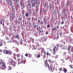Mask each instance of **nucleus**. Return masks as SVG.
<instances>
[{"label":"nucleus","mask_w":73,"mask_h":73,"mask_svg":"<svg viewBox=\"0 0 73 73\" xmlns=\"http://www.w3.org/2000/svg\"><path fill=\"white\" fill-rule=\"evenodd\" d=\"M31 6L32 7H35L36 5H37L38 4V2L36 0H31Z\"/></svg>","instance_id":"f257e3e1"},{"label":"nucleus","mask_w":73,"mask_h":73,"mask_svg":"<svg viewBox=\"0 0 73 73\" xmlns=\"http://www.w3.org/2000/svg\"><path fill=\"white\" fill-rule=\"evenodd\" d=\"M44 65H45V67H48V68L49 70L53 72V67L52 66V67L51 66H50V67H49V65L48 64V62L44 63Z\"/></svg>","instance_id":"f03ea898"},{"label":"nucleus","mask_w":73,"mask_h":73,"mask_svg":"<svg viewBox=\"0 0 73 73\" xmlns=\"http://www.w3.org/2000/svg\"><path fill=\"white\" fill-rule=\"evenodd\" d=\"M3 53L6 54H10L11 55L12 52L10 50H4Z\"/></svg>","instance_id":"7ed1b4c3"},{"label":"nucleus","mask_w":73,"mask_h":73,"mask_svg":"<svg viewBox=\"0 0 73 73\" xmlns=\"http://www.w3.org/2000/svg\"><path fill=\"white\" fill-rule=\"evenodd\" d=\"M9 64L12 66H15V64H16V62H15V61H14L13 60H11L10 61Z\"/></svg>","instance_id":"20e7f679"},{"label":"nucleus","mask_w":73,"mask_h":73,"mask_svg":"<svg viewBox=\"0 0 73 73\" xmlns=\"http://www.w3.org/2000/svg\"><path fill=\"white\" fill-rule=\"evenodd\" d=\"M21 60H22V63L25 64V62H26V60L25 59L23 56H22V57Z\"/></svg>","instance_id":"39448f33"},{"label":"nucleus","mask_w":73,"mask_h":73,"mask_svg":"<svg viewBox=\"0 0 73 73\" xmlns=\"http://www.w3.org/2000/svg\"><path fill=\"white\" fill-rule=\"evenodd\" d=\"M73 48L72 46L69 45H68L67 49L68 50L69 53H70V49L71 48Z\"/></svg>","instance_id":"423d86ee"},{"label":"nucleus","mask_w":73,"mask_h":73,"mask_svg":"<svg viewBox=\"0 0 73 73\" xmlns=\"http://www.w3.org/2000/svg\"><path fill=\"white\" fill-rule=\"evenodd\" d=\"M1 64H2L3 68H4V69H5L6 68V65H5V63H4L3 62L1 61Z\"/></svg>","instance_id":"0eeeda50"},{"label":"nucleus","mask_w":73,"mask_h":73,"mask_svg":"<svg viewBox=\"0 0 73 73\" xmlns=\"http://www.w3.org/2000/svg\"><path fill=\"white\" fill-rule=\"evenodd\" d=\"M35 56L36 57H37L38 58H39L40 57H41V56H40V54H36L35 55Z\"/></svg>","instance_id":"6e6552de"},{"label":"nucleus","mask_w":73,"mask_h":73,"mask_svg":"<svg viewBox=\"0 0 73 73\" xmlns=\"http://www.w3.org/2000/svg\"><path fill=\"white\" fill-rule=\"evenodd\" d=\"M10 20L11 21V20L12 21H13V20L15 19V15H13L11 16V18H10Z\"/></svg>","instance_id":"1a4fd4ad"},{"label":"nucleus","mask_w":73,"mask_h":73,"mask_svg":"<svg viewBox=\"0 0 73 73\" xmlns=\"http://www.w3.org/2000/svg\"><path fill=\"white\" fill-rule=\"evenodd\" d=\"M35 8L36 9V11H38V9H39V6H38V5H37L36 6Z\"/></svg>","instance_id":"9d476101"},{"label":"nucleus","mask_w":73,"mask_h":73,"mask_svg":"<svg viewBox=\"0 0 73 73\" xmlns=\"http://www.w3.org/2000/svg\"><path fill=\"white\" fill-rule=\"evenodd\" d=\"M33 26L34 28H38V25H33Z\"/></svg>","instance_id":"9b49d317"},{"label":"nucleus","mask_w":73,"mask_h":73,"mask_svg":"<svg viewBox=\"0 0 73 73\" xmlns=\"http://www.w3.org/2000/svg\"><path fill=\"white\" fill-rule=\"evenodd\" d=\"M40 33H43L44 32V30L42 28H41L39 31Z\"/></svg>","instance_id":"f8f14e48"},{"label":"nucleus","mask_w":73,"mask_h":73,"mask_svg":"<svg viewBox=\"0 0 73 73\" xmlns=\"http://www.w3.org/2000/svg\"><path fill=\"white\" fill-rule=\"evenodd\" d=\"M63 71L65 72V73H66L67 72V70L64 68H63Z\"/></svg>","instance_id":"ddd939ff"},{"label":"nucleus","mask_w":73,"mask_h":73,"mask_svg":"<svg viewBox=\"0 0 73 73\" xmlns=\"http://www.w3.org/2000/svg\"><path fill=\"white\" fill-rule=\"evenodd\" d=\"M18 62L19 64H21L22 63V60H21V59H19L18 60Z\"/></svg>","instance_id":"4468645a"},{"label":"nucleus","mask_w":73,"mask_h":73,"mask_svg":"<svg viewBox=\"0 0 73 73\" xmlns=\"http://www.w3.org/2000/svg\"><path fill=\"white\" fill-rule=\"evenodd\" d=\"M52 62H51V66H51V67L52 66V67L53 68H54V66H53V62H54L53 61H52Z\"/></svg>","instance_id":"2eb2a0df"},{"label":"nucleus","mask_w":73,"mask_h":73,"mask_svg":"<svg viewBox=\"0 0 73 73\" xmlns=\"http://www.w3.org/2000/svg\"><path fill=\"white\" fill-rule=\"evenodd\" d=\"M22 14L23 15L25 14V11L24 10H22Z\"/></svg>","instance_id":"dca6fc26"},{"label":"nucleus","mask_w":73,"mask_h":73,"mask_svg":"<svg viewBox=\"0 0 73 73\" xmlns=\"http://www.w3.org/2000/svg\"><path fill=\"white\" fill-rule=\"evenodd\" d=\"M15 38H17V39H19V34L17 35L15 37Z\"/></svg>","instance_id":"f3484780"},{"label":"nucleus","mask_w":73,"mask_h":73,"mask_svg":"<svg viewBox=\"0 0 73 73\" xmlns=\"http://www.w3.org/2000/svg\"><path fill=\"white\" fill-rule=\"evenodd\" d=\"M69 66L70 68H71V69H73V65H72V64L70 65Z\"/></svg>","instance_id":"a211bd4d"},{"label":"nucleus","mask_w":73,"mask_h":73,"mask_svg":"<svg viewBox=\"0 0 73 73\" xmlns=\"http://www.w3.org/2000/svg\"><path fill=\"white\" fill-rule=\"evenodd\" d=\"M25 16L26 17H28L29 16V13H26L25 14Z\"/></svg>","instance_id":"6ab92c4d"},{"label":"nucleus","mask_w":73,"mask_h":73,"mask_svg":"<svg viewBox=\"0 0 73 73\" xmlns=\"http://www.w3.org/2000/svg\"><path fill=\"white\" fill-rule=\"evenodd\" d=\"M8 70H11L12 69V67L10 66H9L8 68Z\"/></svg>","instance_id":"aec40b11"},{"label":"nucleus","mask_w":73,"mask_h":73,"mask_svg":"<svg viewBox=\"0 0 73 73\" xmlns=\"http://www.w3.org/2000/svg\"><path fill=\"white\" fill-rule=\"evenodd\" d=\"M31 40H32V42H34V40L35 39H34L32 38H31Z\"/></svg>","instance_id":"412c9836"},{"label":"nucleus","mask_w":73,"mask_h":73,"mask_svg":"<svg viewBox=\"0 0 73 73\" xmlns=\"http://www.w3.org/2000/svg\"><path fill=\"white\" fill-rule=\"evenodd\" d=\"M28 5H29V8H30V9L32 8V7H31V4H28Z\"/></svg>","instance_id":"4be33fe9"},{"label":"nucleus","mask_w":73,"mask_h":73,"mask_svg":"<svg viewBox=\"0 0 73 73\" xmlns=\"http://www.w3.org/2000/svg\"><path fill=\"white\" fill-rule=\"evenodd\" d=\"M44 21V22L45 23H46V19H44V18L43 19Z\"/></svg>","instance_id":"5701e85b"},{"label":"nucleus","mask_w":73,"mask_h":73,"mask_svg":"<svg viewBox=\"0 0 73 73\" xmlns=\"http://www.w3.org/2000/svg\"><path fill=\"white\" fill-rule=\"evenodd\" d=\"M28 57L29 58H31L32 57V55H31V54H30V53H29V54Z\"/></svg>","instance_id":"b1692460"},{"label":"nucleus","mask_w":73,"mask_h":73,"mask_svg":"<svg viewBox=\"0 0 73 73\" xmlns=\"http://www.w3.org/2000/svg\"><path fill=\"white\" fill-rule=\"evenodd\" d=\"M15 56H13V58H14V59H15V60H16V57Z\"/></svg>","instance_id":"393cba45"},{"label":"nucleus","mask_w":73,"mask_h":73,"mask_svg":"<svg viewBox=\"0 0 73 73\" xmlns=\"http://www.w3.org/2000/svg\"><path fill=\"white\" fill-rule=\"evenodd\" d=\"M48 61L50 62V64H52V61L51 60H48Z\"/></svg>","instance_id":"a878e982"},{"label":"nucleus","mask_w":73,"mask_h":73,"mask_svg":"<svg viewBox=\"0 0 73 73\" xmlns=\"http://www.w3.org/2000/svg\"><path fill=\"white\" fill-rule=\"evenodd\" d=\"M67 14V13H65L64 14V16H65V17H67V16H66Z\"/></svg>","instance_id":"bb28decb"},{"label":"nucleus","mask_w":73,"mask_h":73,"mask_svg":"<svg viewBox=\"0 0 73 73\" xmlns=\"http://www.w3.org/2000/svg\"><path fill=\"white\" fill-rule=\"evenodd\" d=\"M20 57V54H17V57Z\"/></svg>","instance_id":"cd10ccee"},{"label":"nucleus","mask_w":73,"mask_h":73,"mask_svg":"<svg viewBox=\"0 0 73 73\" xmlns=\"http://www.w3.org/2000/svg\"><path fill=\"white\" fill-rule=\"evenodd\" d=\"M44 62L45 63H46V62H48V60L47 59H46V60L44 61Z\"/></svg>","instance_id":"c85d7f7f"},{"label":"nucleus","mask_w":73,"mask_h":73,"mask_svg":"<svg viewBox=\"0 0 73 73\" xmlns=\"http://www.w3.org/2000/svg\"><path fill=\"white\" fill-rule=\"evenodd\" d=\"M25 56L26 57H27V56L28 57V56H29V54H25Z\"/></svg>","instance_id":"c756f323"},{"label":"nucleus","mask_w":73,"mask_h":73,"mask_svg":"<svg viewBox=\"0 0 73 73\" xmlns=\"http://www.w3.org/2000/svg\"><path fill=\"white\" fill-rule=\"evenodd\" d=\"M53 50V51H54V54L55 53H56L55 52L56 51V50L55 49V48H54Z\"/></svg>","instance_id":"7c9ffc66"},{"label":"nucleus","mask_w":73,"mask_h":73,"mask_svg":"<svg viewBox=\"0 0 73 73\" xmlns=\"http://www.w3.org/2000/svg\"><path fill=\"white\" fill-rule=\"evenodd\" d=\"M59 70L60 71H62V68H59Z\"/></svg>","instance_id":"2f4dec72"},{"label":"nucleus","mask_w":73,"mask_h":73,"mask_svg":"<svg viewBox=\"0 0 73 73\" xmlns=\"http://www.w3.org/2000/svg\"><path fill=\"white\" fill-rule=\"evenodd\" d=\"M58 55H56L55 56V57L56 58H57L58 57Z\"/></svg>","instance_id":"473e14b6"},{"label":"nucleus","mask_w":73,"mask_h":73,"mask_svg":"<svg viewBox=\"0 0 73 73\" xmlns=\"http://www.w3.org/2000/svg\"><path fill=\"white\" fill-rule=\"evenodd\" d=\"M18 20H21H21H22V18H18Z\"/></svg>","instance_id":"72a5a7b5"},{"label":"nucleus","mask_w":73,"mask_h":73,"mask_svg":"<svg viewBox=\"0 0 73 73\" xmlns=\"http://www.w3.org/2000/svg\"><path fill=\"white\" fill-rule=\"evenodd\" d=\"M1 43L2 44H0V46H2L3 45V42H1ZM0 44H1V42H0Z\"/></svg>","instance_id":"f704fd0d"},{"label":"nucleus","mask_w":73,"mask_h":73,"mask_svg":"<svg viewBox=\"0 0 73 73\" xmlns=\"http://www.w3.org/2000/svg\"><path fill=\"white\" fill-rule=\"evenodd\" d=\"M71 51L72 52H73V47L72 48L71 50Z\"/></svg>","instance_id":"c9c22d12"},{"label":"nucleus","mask_w":73,"mask_h":73,"mask_svg":"<svg viewBox=\"0 0 73 73\" xmlns=\"http://www.w3.org/2000/svg\"><path fill=\"white\" fill-rule=\"evenodd\" d=\"M40 24L41 25H42V24H43V21H42L41 22H40Z\"/></svg>","instance_id":"e433bc0d"},{"label":"nucleus","mask_w":73,"mask_h":73,"mask_svg":"<svg viewBox=\"0 0 73 73\" xmlns=\"http://www.w3.org/2000/svg\"><path fill=\"white\" fill-rule=\"evenodd\" d=\"M61 48H62V49H64V47L63 46H62Z\"/></svg>","instance_id":"4c0bfd02"},{"label":"nucleus","mask_w":73,"mask_h":73,"mask_svg":"<svg viewBox=\"0 0 73 73\" xmlns=\"http://www.w3.org/2000/svg\"><path fill=\"white\" fill-rule=\"evenodd\" d=\"M13 56H16V54H15V53H14L13 54Z\"/></svg>","instance_id":"58836bf2"},{"label":"nucleus","mask_w":73,"mask_h":73,"mask_svg":"<svg viewBox=\"0 0 73 73\" xmlns=\"http://www.w3.org/2000/svg\"><path fill=\"white\" fill-rule=\"evenodd\" d=\"M6 40H9V38L7 36L6 37Z\"/></svg>","instance_id":"ea45409f"},{"label":"nucleus","mask_w":73,"mask_h":73,"mask_svg":"<svg viewBox=\"0 0 73 73\" xmlns=\"http://www.w3.org/2000/svg\"><path fill=\"white\" fill-rule=\"evenodd\" d=\"M46 55L47 56H49V55H50V54L47 53H46Z\"/></svg>","instance_id":"a19ab883"},{"label":"nucleus","mask_w":73,"mask_h":73,"mask_svg":"<svg viewBox=\"0 0 73 73\" xmlns=\"http://www.w3.org/2000/svg\"><path fill=\"white\" fill-rule=\"evenodd\" d=\"M45 50V49L44 48H42L41 51H43V50Z\"/></svg>","instance_id":"79ce46f5"},{"label":"nucleus","mask_w":73,"mask_h":73,"mask_svg":"<svg viewBox=\"0 0 73 73\" xmlns=\"http://www.w3.org/2000/svg\"><path fill=\"white\" fill-rule=\"evenodd\" d=\"M64 21H62L61 23V24H64Z\"/></svg>","instance_id":"37998d69"},{"label":"nucleus","mask_w":73,"mask_h":73,"mask_svg":"<svg viewBox=\"0 0 73 73\" xmlns=\"http://www.w3.org/2000/svg\"><path fill=\"white\" fill-rule=\"evenodd\" d=\"M2 23H3V22L2 21H1L0 22V24H2Z\"/></svg>","instance_id":"c03bdc74"},{"label":"nucleus","mask_w":73,"mask_h":73,"mask_svg":"<svg viewBox=\"0 0 73 73\" xmlns=\"http://www.w3.org/2000/svg\"><path fill=\"white\" fill-rule=\"evenodd\" d=\"M47 27L48 28H49V27H50V25H48L47 26Z\"/></svg>","instance_id":"a18cd8bd"},{"label":"nucleus","mask_w":73,"mask_h":73,"mask_svg":"<svg viewBox=\"0 0 73 73\" xmlns=\"http://www.w3.org/2000/svg\"><path fill=\"white\" fill-rule=\"evenodd\" d=\"M57 47L60 46V44H57Z\"/></svg>","instance_id":"49530a36"},{"label":"nucleus","mask_w":73,"mask_h":73,"mask_svg":"<svg viewBox=\"0 0 73 73\" xmlns=\"http://www.w3.org/2000/svg\"><path fill=\"white\" fill-rule=\"evenodd\" d=\"M60 35H62V33L61 32L60 33Z\"/></svg>","instance_id":"de8ad7c7"},{"label":"nucleus","mask_w":73,"mask_h":73,"mask_svg":"<svg viewBox=\"0 0 73 73\" xmlns=\"http://www.w3.org/2000/svg\"><path fill=\"white\" fill-rule=\"evenodd\" d=\"M45 34H46V35H48V32H46Z\"/></svg>","instance_id":"09e8293b"},{"label":"nucleus","mask_w":73,"mask_h":73,"mask_svg":"<svg viewBox=\"0 0 73 73\" xmlns=\"http://www.w3.org/2000/svg\"><path fill=\"white\" fill-rule=\"evenodd\" d=\"M38 22L40 23H41V22L40 21V20H38Z\"/></svg>","instance_id":"8fccbe9b"},{"label":"nucleus","mask_w":73,"mask_h":73,"mask_svg":"<svg viewBox=\"0 0 73 73\" xmlns=\"http://www.w3.org/2000/svg\"><path fill=\"white\" fill-rule=\"evenodd\" d=\"M3 27H4V22H3Z\"/></svg>","instance_id":"3c124183"},{"label":"nucleus","mask_w":73,"mask_h":73,"mask_svg":"<svg viewBox=\"0 0 73 73\" xmlns=\"http://www.w3.org/2000/svg\"><path fill=\"white\" fill-rule=\"evenodd\" d=\"M37 21V18H36L35 19H34V21Z\"/></svg>","instance_id":"603ef678"},{"label":"nucleus","mask_w":73,"mask_h":73,"mask_svg":"<svg viewBox=\"0 0 73 73\" xmlns=\"http://www.w3.org/2000/svg\"><path fill=\"white\" fill-rule=\"evenodd\" d=\"M23 8H24V7H25V6L24 5H23Z\"/></svg>","instance_id":"864d4df0"},{"label":"nucleus","mask_w":73,"mask_h":73,"mask_svg":"<svg viewBox=\"0 0 73 73\" xmlns=\"http://www.w3.org/2000/svg\"><path fill=\"white\" fill-rule=\"evenodd\" d=\"M9 37H11V35H10V34H9Z\"/></svg>","instance_id":"5fc2aeb1"},{"label":"nucleus","mask_w":73,"mask_h":73,"mask_svg":"<svg viewBox=\"0 0 73 73\" xmlns=\"http://www.w3.org/2000/svg\"><path fill=\"white\" fill-rule=\"evenodd\" d=\"M0 51L1 52H2L3 51L2 50H0Z\"/></svg>","instance_id":"6e6d98bb"},{"label":"nucleus","mask_w":73,"mask_h":73,"mask_svg":"<svg viewBox=\"0 0 73 73\" xmlns=\"http://www.w3.org/2000/svg\"><path fill=\"white\" fill-rule=\"evenodd\" d=\"M28 20H31V19L29 18H27Z\"/></svg>","instance_id":"4d7b16f0"},{"label":"nucleus","mask_w":73,"mask_h":73,"mask_svg":"<svg viewBox=\"0 0 73 73\" xmlns=\"http://www.w3.org/2000/svg\"><path fill=\"white\" fill-rule=\"evenodd\" d=\"M22 4H23V3H20V4H21V5H22Z\"/></svg>","instance_id":"13d9d810"},{"label":"nucleus","mask_w":73,"mask_h":73,"mask_svg":"<svg viewBox=\"0 0 73 73\" xmlns=\"http://www.w3.org/2000/svg\"><path fill=\"white\" fill-rule=\"evenodd\" d=\"M52 30L53 31H54V28H52Z\"/></svg>","instance_id":"bf43d9fd"},{"label":"nucleus","mask_w":73,"mask_h":73,"mask_svg":"<svg viewBox=\"0 0 73 73\" xmlns=\"http://www.w3.org/2000/svg\"><path fill=\"white\" fill-rule=\"evenodd\" d=\"M56 29L55 28H54V30L56 31Z\"/></svg>","instance_id":"052dcab7"},{"label":"nucleus","mask_w":73,"mask_h":73,"mask_svg":"<svg viewBox=\"0 0 73 73\" xmlns=\"http://www.w3.org/2000/svg\"><path fill=\"white\" fill-rule=\"evenodd\" d=\"M44 27V25H42V26L41 27H42V28H43V27Z\"/></svg>","instance_id":"680f3d73"},{"label":"nucleus","mask_w":73,"mask_h":73,"mask_svg":"<svg viewBox=\"0 0 73 73\" xmlns=\"http://www.w3.org/2000/svg\"><path fill=\"white\" fill-rule=\"evenodd\" d=\"M43 11H44V12H45V11H46L45 10H43Z\"/></svg>","instance_id":"e2e57ef3"},{"label":"nucleus","mask_w":73,"mask_h":73,"mask_svg":"<svg viewBox=\"0 0 73 73\" xmlns=\"http://www.w3.org/2000/svg\"><path fill=\"white\" fill-rule=\"evenodd\" d=\"M38 5H40V3H38Z\"/></svg>","instance_id":"0e129e2a"},{"label":"nucleus","mask_w":73,"mask_h":73,"mask_svg":"<svg viewBox=\"0 0 73 73\" xmlns=\"http://www.w3.org/2000/svg\"><path fill=\"white\" fill-rule=\"evenodd\" d=\"M64 19H65V17H64Z\"/></svg>","instance_id":"69168bd1"},{"label":"nucleus","mask_w":73,"mask_h":73,"mask_svg":"<svg viewBox=\"0 0 73 73\" xmlns=\"http://www.w3.org/2000/svg\"><path fill=\"white\" fill-rule=\"evenodd\" d=\"M49 7H50H50H51L50 5H49Z\"/></svg>","instance_id":"338daca9"},{"label":"nucleus","mask_w":73,"mask_h":73,"mask_svg":"<svg viewBox=\"0 0 73 73\" xmlns=\"http://www.w3.org/2000/svg\"><path fill=\"white\" fill-rule=\"evenodd\" d=\"M23 6V4L21 5V6L22 7Z\"/></svg>","instance_id":"774afa93"}]
</instances>
